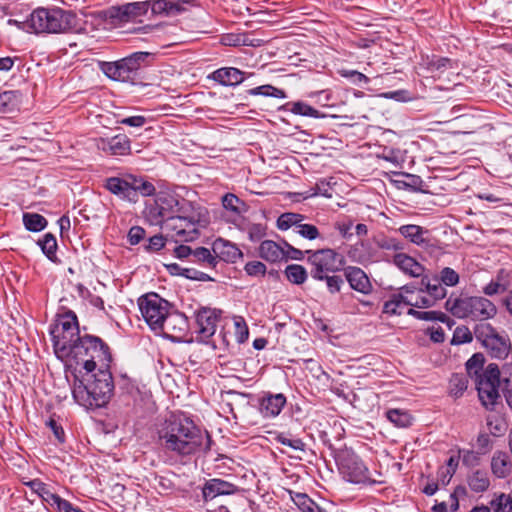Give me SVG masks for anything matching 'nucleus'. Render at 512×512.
Wrapping results in <instances>:
<instances>
[{"label": "nucleus", "instance_id": "1", "mask_svg": "<svg viewBox=\"0 0 512 512\" xmlns=\"http://www.w3.org/2000/svg\"><path fill=\"white\" fill-rule=\"evenodd\" d=\"M157 436L164 453L177 458L206 455L214 444L207 430L181 412L166 417L157 429Z\"/></svg>", "mask_w": 512, "mask_h": 512}, {"label": "nucleus", "instance_id": "2", "mask_svg": "<svg viewBox=\"0 0 512 512\" xmlns=\"http://www.w3.org/2000/svg\"><path fill=\"white\" fill-rule=\"evenodd\" d=\"M73 374L72 394L75 401L87 408L106 406L114 395V379L110 367H98V371L87 380Z\"/></svg>", "mask_w": 512, "mask_h": 512}, {"label": "nucleus", "instance_id": "3", "mask_svg": "<svg viewBox=\"0 0 512 512\" xmlns=\"http://www.w3.org/2000/svg\"><path fill=\"white\" fill-rule=\"evenodd\" d=\"M64 358H70L88 373L97 367H110L113 361L109 345L100 337L87 333L76 338V342L68 349Z\"/></svg>", "mask_w": 512, "mask_h": 512}, {"label": "nucleus", "instance_id": "4", "mask_svg": "<svg viewBox=\"0 0 512 512\" xmlns=\"http://www.w3.org/2000/svg\"><path fill=\"white\" fill-rule=\"evenodd\" d=\"M26 23L36 34L73 33L79 30V19L76 13L59 7H39L27 17Z\"/></svg>", "mask_w": 512, "mask_h": 512}, {"label": "nucleus", "instance_id": "5", "mask_svg": "<svg viewBox=\"0 0 512 512\" xmlns=\"http://www.w3.org/2000/svg\"><path fill=\"white\" fill-rule=\"evenodd\" d=\"M207 223L208 220L200 209H196L190 201L181 198L172 220L166 223L165 229L174 232L172 236H176L177 241L189 242L198 238L199 227H205Z\"/></svg>", "mask_w": 512, "mask_h": 512}, {"label": "nucleus", "instance_id": "6", "mask_svg": "<svg viewBox=\"0 0 512 512\" xmlns=\"http://www.w3.org/2000/svg\"><path fill=\"white\" fill-rule=\"evenodd\" d=\"M445 309L456 318H469L480 323H485L484 321L494 318L497 314L495 304L485 297L464 294L455 296L454 293L446 300Z\"/></svg>", "mask_w": 512, "mask_h": 512}, {"label": "nucleus", "instance_id": "7", "mask_svg": "<svg viewBox=\"0 0 512 512\" xmlns=\"http://www.w3.org/2000/svg\"><path fill=\"white\" fill-rule=\"evenodd\" d=\"M153 60L152 53L138 51L114 62H101L100 69L114 81L135 83L139 70L149 66Z\"/></svg>", "mask_w": 512, "mask_h": 512}, {"label": "nucleus", "instance_id": "8", "mask_svg": "<svg viewBox=\"0 0 512 512\" xmlns=\"http://www.w3.org/2000/svg\"><path fill=\"white\" fill-rule=\"evenodd\" d=\"M54 352L58 358L67 356L68 349L81 337L77 315L67 310L57 315L56 323L50 329Z\"/></svg>", "mask_w": 512, "mask_h": 512}, {"label": "nucleus", "instance_id": "9", "mask_svg": "<svg viewBox=\"0 0 512 512\" xmlns=\"http://www.w3.org/2000/svg\"><path fill=\"white\" fill-rule=\"evenodd\" d=\"M338 468L343 478L357 485L382 484L380 471H369L362 459L353 452H343L336 458Z\"/></svg>", "mask_w": 512, "mask_h": 512}, {"label": "nucleus", "instance_id": "10", "mask_svg": "<svg viewBox=\"0 0 512 512\" xmlns=\"http://www.w3.org/2000/svg\"><path fill=\"white\" fill-rule=\"evenodd\" d=\"M307 262L312 266L311 276L315 280L323 281L325 274L343 270L345 257L332 248L306 250Z\"/></svg>", "mask_w": 512, "mask_h": 512}, {"label": "nucleus", "instance_id": "11", "mask_svg": "<svg viewBox=\"0 0 512 512\" xmlns=\"http://www.w3.org/2000/svg\"><path fill=\"white\" fill-rule=\"evenodd\" d=\"M474 335L492 358L505 359L512 349L510 339L500 335L489 323H477Z\"/></svg>", "mask_w": 512, "mask_h": 512}, {"label": "nucleus", "instance_id": "12", "mask_svg": "<svg viewBox=\"0 0 512 512\" xmlns=\"http://www.w3.org/2000/svg\"><path fill=\"white\" fill-rule=\"evenodd\" d=\"M479 400L486 409H493L500 397V370L497 364L491 363L484 372L475 378Z\"/></svg>", "mask_w": 512, "mask_h": 512}, {"label": "nucleus", "instance_id": "13", "mask_svg": "<svg viewBox=\"0 0 512 512\" xmlns=\"http://www.w3.org/2000/svg\"><path fill=\"white\" fill-rule=\"evenodd\" d=\"M138 306L145 322L157 331L161 321L171 309L170 303L157 293H147L138 299Z\"/></svg>", "mask_w": 512, "mask_h": 512}, {"label": "nucleus", "instance_id": "14", "mask_svg": "<svg viewBox=\"0 0 512 512\" xmlns=\"http://www.w3.org/2000/svg\"><path fill=\"white\" fill-rule=\"evenodd\" d=\"M180 197L168 191L156 194L154 202L146 207V213L154 224H164L171 221L179 205Z\"/></svg>", "mask_w": 512, "mask_h": 512}, {"label": "nucleus", "instance_id": "15", "mask_svg": "<svg viewBox=\"0 0 512 512\" xmlns=\"http://www.w3.org/2000/svg\"><path fill=\"white\" fill-rule=\"evenodd\" d=\"M163 336L172 342H182L188 334L189 322L185 314L177 310H169L158 328Z\"/></svg>", "mask_w": 512, "mask_h": 512}, {"label": "nucleus", "instance_id": "16", "mask_svg": "<svg viewBox=\"0 0 512 512\" xmlns=\"http://www.w3.org/2000/svg\"><path fill=\"white\" fill-rule=\"evenodd\" d=\"M195 317L198 334L202 339H208L216 332L217 323L221 318V310L203 307L196 312Z\"/></svg>", "mask_w": 512, "mask_h": 512}, {"label": "nucleus", "instance_id": "17", "mask_svg": "<svg viewBox=\"0 0 512 512\" xmlns=\"http://www.w3.org/2000/svg\"><path fill=\"white\" fill-rule=\"evenodd\" d=\"M239 491V487L220 478L209 479L202 487L204 502L213 500L218 496L233 495Z\"/></svg>", "mask_w": 512, "mask_h": 512}, {"label": "nucleus", "instance_id": "18", "mask_svg": "<svg viewBox=\"0 0 512 512\" xmlns=\"http://www.w3.org/2000/svg\"><path fill=\"white\" fill-rule=\"evenodd\" d=\"M287 403V398L283 393L273 394L264 392L259 399V411L265 418L278 416Z\"/></svg>", "mask_w": 512, "mask_h": 512}, {"label": "nucleus", "instance_id": "19", "mask_svg": "<svg viewBox=\"0 0 512 512\" xmlns=\"http://www.w3.org/2000/svg\"><path fill=\"white\" fill-rule=\"evenodd\" d=\"M400 234L411 241L413 244L423 248H434L436 241L430 237V232L421 226L415 224L403 225L399 228Z\"/></svg>", "mask_w": 512, "mask_h": 512}, {"label": "nucleus", "instance_id": "20", "mask_svg": "<svg viewBox=\"0 0 512 512\" xmlns=\"http://www.w3.org/2000/svg\"><path fill=\"white\" fill-rule=\"evenodd\" d=\"M98 148L110 155L123 156L130 153L131 142L125 134H118L111 138H101Z\"/></svg>", "mask_w": 512, "mask_h": 512}, {"label": "nucleus", "instance_id": "21", "mask_svg": "<svg viewBox=\"0 0 512 512\" xmlns=\"http://www.w3.org/2000/svg\"><path fill=\"white\" fill-rule=\"evenodd\" d=\"M212 251L217 257V264L220 261L235 263L243 256L241 250L232 242L223 238H217L212 243Z\"/></svg>", "mask_w": 512, "mask_h": 512}, {"label": "nucleus", "instance_id": "22", "mask_svg": "<svg viewBox=\"0 0 512 512\" xmlns=\"http://www.w3.org/2000/svg\"><path fill=\"white\" fill-rule=\"evenodd\" d=\"M343 270L345 278L353 290L363 294H369L372 291V284L361 268L348 266Z\"/></svg>", "mask_w": 512, "mask_h": 512}, {"label": "nucleus", "instance_id": "23", "mask_svg": "<svg viewBox=\"0 0 512 512\" xmlns=\"http://www.w3.org/2000/svg\"><path fill=\"white\" fill-rule=\"evenodd\" d=\"M246 78V73L235 67H222L212 73V79L222 86H236Z\"/></svg>", "mask_w": 512, "mask_h": 512}, {"label": "nucleus", "instance_id": "24", "mask_svg": "<svg viewBox=\"0 0 512 512\" xmlns=\"http://www.w3.org/2000/svg\"><path fill=\"white\" fill-rule=\"evenodd\" d=\"M125 176L132 202H137L139 195L151 196L155 194V186L151 182L145 180L143 177H138L132 174H126Z\"/></svg>", "mask_w": 512, "mask_h": 512}, {"label": "nucleus", "instance_id": "25", "mask_svg": "<svg viewBox=\"0 0 512 512\" xmlns=\"http://www.w3.org/2000/svg\"><path fill=\"white\" fill-rule=\"evenodd\" d=\"M393 263L405 274L412 277H420L425 270L422 264L405 253L395 254L393 257Z\"/></svg>", "mask_w": 512, "mask_h": 512}, {"label": "nucleus", "instance_id": "26", "mask_svg": "<svg viewBox=\"0 0 512 512\" xmlns=\"http://www.w3.org/2000/svg\"><path fill=\"white\" fill-rule=\"evenodd\" d=\"M262 40L253 38L250 33H227L221 38V43L225 46H251L258 47L261 45Z\"/></svg>", "mask_w": 512, "mask_h": 512}, {"label": "nucleus", "instance_id": "27", "mask_svg": "<svg viewBox=\"0 0 512 512\" xmlns=\"http://www.w3.org/2000/svg\"><path fill=\"white\" fill-rule=\"evenodd\" d=\"M512 463L509 456L502 451L494 453L491 459V471L496 478L503 479L510 475Z\"/></svg>", "mask_w": 512, "mask_h": 512}, {"label": "nucleus", "instance_id": "28", "mask_svg": "<svg viewBox=\"0 0 512 512\" xmlns=\"http://www.w3.org/2000/svg\"><path fill=\"white\" fill-rule=\"evenodd\" d=\"M467 484L471 491L484 493L490 487V478L487 471L482 469L473 470L466 477Z\"/></svg>", "mask_w": 512, "mask_h": 512}, {"label": "nucleus", "instance_id": "29", "mask_svg": "<svg viewBox=\"0 0 512 512\" xmlns=\"http://www.w3.org/2000/svg\"><path fill=\"white\" fill-rule=\"evenodd\" d=\"M259 256L268 262H278L285 257V250L272 240H264L259 246Z\"/></svg>", "mask_w": 512, "mask_h": 512}, {"label": "nucleus", "instance_id": "30", "mask_svg": "<svg viewBox=\"0 0 512 512\" xmlns=\"http://www.w3.org/2000/svg\"><path fill=\"white\" fill-rule=\"evenodd\" d=\"M104 187L112 194L132 202L126 176L105 179Z\"/></svg>", "mask_w": 512, "mask_h": 512}, {"label": "nucleus", "instance_id": "31", "mask_svg": "<svg viewBox=\"0 0 512 512\" xmlns=\"http://www.w3.org/2000/svg\"><path fill=\"white\" fill-rule=\"evenodd\" d=\"M148 2L153 15L169 17L181 14V9L172 0H148Z\"/></svg>", "mask_w": 512, "mask_h": 512}, {"label": "nucleus", "instance_id": "32", "mask_svg": "<svg viewBox=\"0 0 512 512\" xmlns=\"http://www.w3.org/2000/svg\"><path fill=\"white\" fill-rule=\"evenodd\" d=\"M421 285L424 288L423 292H426L435 302L444 299L447 295V290L438 277H435L432 282L429 277L425 276L421 279Z\"/></svg>", "mask_w": 512, "mask_h": 512}, {"label": "nucleus", "instance_id": "33", "mask_svg": "<svg viewBox=\"0 0 512 512\" xmlns=\"http://www.w3.org/2000/svg\"><path fill=\"white\" fill-rule=\"evenodd\" d=\"M125 12H127V10L124 4L120 6H112L104 12V17L108 24L113 27H119L131 21L128 13Z\"/></svg>", "mask_w": 512, "mask_h": 512}, {"label": "nucleus", "instance_id": "34", "mask_svg": "<svg viewBox=\"0 0 512 512\" xmlns=\"http://www.w3.org/2000/svg\"><path fill=\"white\" fill-rule=\"evenodd\" d=\"M37 244L40 246L42 252L50 261L54 263L59 262L56 254L58 247L57 240L52 233H46L41 239L38 240Z\"/></svg>", "mask_w": 512, "mask_h": 512}, {"label": "nucleus", "instance_id": "35", "mask_svg": "<svg viewBox=\"0 0 512 512\" xmlns=\"http://www.w3.org/2000/svg\"><path fill=\"white\" fill-rule=\"evenodd\" d=\"M468 387V377L463 373H454L449 379V395L459 398L463 395Z\"/></svg>", "mask_w": 512, "mask_h": 512}, {"label": "nucleus", "instance_id": "36", "mask_svg": "<svg viewBox=\"0 0 512 512\" xmlns=\"http://www.w3.org/2000/svg\"><path fill=\"white\" fill-rule=\"evenodd\" d=\"M284 274L287 280L295 285L303 284L308 278L306 268L300 264H290L286 266Z\"/></svg>", "mask_w": 512, "mask_h": 512}, {"label": "nucleus", "instance_id": "37", "mask_svg": "<svg viewBox=\"0 0 512 512\" xmlns=\"http://www.w3.org/2000/svg\"><path fill=\"white\" fill-rule=\"evenodd\" d=\"M20 92L8 90L0 93V112L7 113L15 110L20 102Z\"/></svg>", "mask_w": 512, "mask_h": 512}, {"label": "nucleus", "instance_id": "38", "mask_svg": "<svg viewBox=\"0 0 512 512\" xmlns=\"http://www.w3.org/2000/svg\"><path fill=\"white\" fill-rule=\"evenodd\" d=\"M286 105L290 106L289 110L295 115L307 116L312 118L324 117V114H322L319 110L303 101L290 102L287 103Z\"/></svg>", "mask_w": 512, "mask_h": 512}, {"label": "nucleus", "instance_id": "39", "mask_svg": "<svg viewBox=\"0 0 512 512\" xmlns=\"http://www.w3.org/2000/svg\"><path fill=\"white\" fill-rule=\"evenodd\" d=\"M454 61L448 57L432 55L427 58L426 66L431 72L443 73L453 68Z\"/></svg>", "mask_w": 512, "mask_h": 512}, {"label": "nucleus", "instance_id": "40", "mask_svg": "<svg viewBox=\"0 0 512 512\" xmlns=\"http://www.w3.org/2000/svg\"><path fill=\"white\" fill-rule=\"evenodd\" d=\"M23 223L25 228L31 232H39L47 226V220L38 213H24Z\"/></svg>", "mask_w": 512, "mask_h": 512}, {"label": "nucleus", "instance_id": "41", "mask_svg": "<svg viewBox=\"0 0 512 512\" xmlns=\"http://www.w3.org/2000/svg\"><path fill=\"white\" fill-rule=\"evenodd\" d=\"M387 419L397 427H409L412 424L413 418L411 415L401 409H389L386 412Z\"/></svg>", "mask_w": 512, "mask_h": 512}, {"label": "nucleus", "instance_id": "42", "mask_svg": "<svg viewBox=\"0 0 512 512\" xmlns=\"http://www.w3.org/2000/svg\"><path fill=\"white\" fill-rule=\"evenodd\" d=\"M194 262L206 265L212 269L217 266V257L206 247H197L193 251Z\"/></svg>", "mask_w": 512, "mask_h": 512}, {"label": "nucleus", "instance_id": "43", "mask_svg": "<svg viewBox=\"0 0 512 512\" xmlns=\"http://www.w3.org/2000/svg\"><path fill=\"white\" fill-rule=\"evenodd\" d=\"M490 506L494 512H512V497L505 493H495Z\"/></svg>", "mask_w": 512, "mask_h": 512}, {"label": "nucleus", "instance_id": "44", "mask_svg": "<svg viewBox=\"0 0 512 512\" xmlns=\"http://www.w3.org/2000/svg\"><path fill=\"white\" fill-rule=\"evenodd\" d=\"M249 95L257 96H268V97H274V98H286V92L283 89L274 87L270 84L261 85L255 88H251L248 91Z\"/></svg>", "mask_w": 512, "mask_h": 512}, {"label": "nucleus", "instance_id": "45", "mask_svg": "<svg viewBox=\"0 0 512 512\" xmlns=\"http://www.w3.org/2000/svg\"><path fill=\"white\" fill-rule=\"evenodd\" d=\"M45 501L52 506H56L58 512H83L79 507H74L69 501L52 492L48 494Z\"/></svg>", "mask_w": 512, "mask_h": 512}, {"label": "nucleus", "instance_id": "46", "mask_svg": "<svg viewBox=\"0 0 512 512\" xmlns=\"http://www.w3.org/2000/svg\"><path fill=\"white\" fill-rule=\"evenodd\" d=\"M303 219L304 216L298 213H283L277 220V227L279 230H288L292 226H295V230H297V225H300Z\"/></svg>", "mask_w": 512, "mask_h": 512}, {"label": "nucleus", "instance_id": "47", "mask_svg": "<svg viewBox=\"0 0 512 512\" xmlns=\"http://www.w3.org/2000/svg\"><path fill=\"white\" fill-rule=\"evenodd\" d=\"M485 363V357L482 353H475L472 357L466 362V370L467 373L473 377H478L481 375L484 370L483 366Z\"/></svg>", "mask_w": 512, "mask_h": 512}, {"label": "nucleus", "instance_id": "48", "mask_svg": "<svg viewBox=\"0 0 512 512\" xmlns=\"http://www.w3.org/2000/svg\"><path fill=\"white\" fill-rule=\"evenodd\" d=\"M129 19L131 21L135 20L138 17L144 16L149 11V2L147 1H138L124 4Z\"/></svg>", "mask_w": 512, "mask_h": 512}, {"label": "nucleus", "instance_id": "49", "mask_svg": "<svg viewBox=\"0 0 512 512\" xmlns=\"http://www.w3.org/2000/svg\"><path fill=\"white\" fill-rule=\"evenodd\" d=\"M156 488L161 495H170L177 491L176 485L169 475L155 477Z\"/></svg>", "mask_w": 512, "mask_h": 512}, {"label": "nucleus", "instance_id": "50", "mask_svg": "<svg viewBox=\"0 0 512 512\" xmlns=\"http://www.w3.org/2000/svg\"><path fill=\"white\" fill-rule=\"evenodd\" d=\"M474 331L472 332L467 326H458L453 333L451 340L452 345H460L464 343H470L473 340Z\"/></svg>", "mask_w": 512, "mask_h": 512}, {"label": "nucleus", "instance_id": "51", "mask_svg": "<svg viewBox=\"0 0 512 512\" xmlns=\"http://www.w3.org/2000/svg\"><path fill=\"white\" fill-rule=\"evenodd\" d=\"M331 189L332 188L330 186V183L327 182L326 180L322 179L318 183H316V185L314 187L310 188L308 191L303 193V195H304L305 199L313 197V196H317V195H322L326 198H331L332 197Z\"/></svg>", "mask_w": 512, "mask_h": 512}, {"label": "nucleus", "instance_id": "52", "mask_svg": "<svg viewBox=\"0 0 512 512\" xmlns=\"http://www.w3.org/2000/svg\"><path fill=\"white\" fill-rule=\"evenodd\" d=\"M503 370L509 376L503 379L502 392L507 404L512 407V363L505 364Z\"/></svg>", "mask_w": 512, "mask_h": 512}, {"label": "nucleus", "instance_id": "53", "mask_svg": "<svg viewBox=\"0 0 512 512\" xmlns=\"http://www.w3.org/2000/svg\"><path fill=\"white\" fill-rule=\"evenodd\" d=\"M459 274L450 267H444L440 273L438 280L445 286L454 287L459 283Z\"/></svg>", "mask_w": 512, "mask_h": 512}, {"label": "nucleus", "instance_id": "54", "mask_svg": "<svg viewBox=\"0 0 512 512\" xmlns=\"http://www.w3.org/2000/svg\"><path fill=\"white\" fill-rule=\"evenodd\" d=\"M340 75L348 79L351 83L361 86L362 84H368L370 79L363 73L357 70H340Z\"/></svg>", "mask_w": 512, "mask_h": 512}, {"label": "nucleus", "instance_id": "55", "mask_svg": "<svg viewBox=\"0 0 512 512\" xmlns=\"http://www.w3.org/2000/svg\"><path fill=\"white\" fill-rule=\"evenodd\" d=\"M275 440L284 445L288 446L294 450L304 451L306 444L300 438H289L285 433H279L275 437Z\"/></svg>", "mask_w": 512, "mask_h": 512}, {"label": "nucleus", "instance_id": "56", "mask_svg": "<svg viewBox=\"0 0 512 512\" xmlns=\"http://www.w3.org/2000/svg\"><path fill=\"white\" fill-rule=\"evenodd\" d=\"M292 500H293L294 504L302 512H310L311 508H313L316 505V502L313 501L305 493H296L294 496H292Z\"/></svg>", "mask_w": 512, "mask_h": 512}, {"label": "nucleus", "instance_id": "57", "mask_svg": "<svg viewBox=\"0 0 512 512\" xmlns=\"http://www.w3.org/2000/svg\"><path fill=\"white\" fill-rule=\"evenodd\" d=\"M376 243L379 248L385 250L400 251L404 248L403 242L394 237H383Z\"/></svg>", "mask_w": 512, "mask_h": 512}, {"label": "nucleus", "instance_id": "58", "mask_svg": "<svg viewBox=\"0 0 512 512\" xmlns=\"http://www.w3.org/2000/svg\"><path fill=\"white\" fill-rule=\"evenodd\" d=\"M295 232L309 240H314L319 236V230L315 225L312 224H300L297 225Z\"/></svg>", "mask_w": 512, "mask_h": 512}, {"label": "nucleus", "instance_id": "59", "mask_svg": "<svg viewBox=\"0 0 512 512\" xmlns=\"http://www.w3.org/2000/svg\"><path fill=\"white\" fill-rule=\"evenodd\" d=\"M244 270L249 276H264L266 266L260 261H250L246 263Z\"/></svg>", "mask_w": 512, "mask_h": 512}, {"label": "nucleus", "instance_id": "60", "mask_svg": "<svg viewBox=\"0 0 512 512\" xmlns=\"http://www.w3.org/2000/svg\"><path fill=\"white\" fill-rule=\"evenodd\" d=\"M324 280L326 281L327 288L330 293L335 294L341 290L344 280L340 275L325 274Z\"/></svg>", "mask_w": 512, "mask_h": 512}, {"label": "nucleus", "instance_id": "61", "mask_svg": "<svg viewBox=\"0 0 512 512\" xmlns=\"http://www.w3.org/2000/svg\"><path fill=\"white\" fill-rule=\"evenodd\" d=\"M46 426L51 429L58 443L65 442V432L61 424H59L53 417L46 421Z\"/></svg>", "mask_w": 512, "mask_h": 512}, {"label": "nucleus", "instance_id": "62", "mask_svg": "<svg viewBox=\"0 0 512 512\" xmlns=\"http://www.w3.org/2000/svg\"><path fill=\"white\" fill-rule=\"evenodd\" d=\"M462 463L468 468H475L480 464V455L472 450L463 451Z\"/></svg>", "mask_w": 512, "mask_h": 512}, {"label": "nucleus", "instance_id": "63", "mask_svg": "<svg viewBox=\"0 0 512 512\" xmlns=\"http://www.w3.org/2000/svg\"><path fill=\"white\" fill-rule=\"evenodd\" d=\"M26 485L29 486L34 492H36L44 500L50 493V491L47 489L46 484L43 483L39 479L31 480V481L27 482Z\"/></svg>", "mask_w": 512, "mask_h": 512}, {"label": "nucleus", "instance_id": "64", "mask_svg": "<svg viewBox=\"0 0 512 512\" xmlns=\"http://www.w3.org/2000/svg\"><path fill=\"white\" fill-rule=\"evenodd\" d=\"M145 230L140 226H133L128 232V241L131 245H137L145 237Z\"/></svg>", "mask_w": 512, "mask_h": 512}]
</instances>
